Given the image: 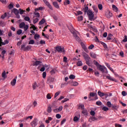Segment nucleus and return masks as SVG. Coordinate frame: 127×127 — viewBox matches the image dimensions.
<instances>
[{"label": "nucleus", "mask_w": 127, "mask_h": 127, "mask_svg": "<svg viewBox=\"0 0 127 127\" xmlns=\"http://www.w3.org/2000/svg\"><path fill=\"white\" fill-rule=\"evenodd\" d=\"M97 69L99 70V71H101L102 73H106V74H108V70H107V67L105 66L104 65H100L98 67Z\"/></svg>", "instance_id": "obj_1"}, {"label": "nucleus", "mask_w": 127, "mask_h": 127, "mask_svg": "<svg viewBox=\"0 0 127 127\" xmlns=\"http://www.w3.org/2000/svg\"><path fill=\"white\" fill-rule=\"evenodd\" d=\"M87 15L88 16L89 20H95L96 18H94V13L91 10L87 11Z\"/></svg>", "instance_id": "obj_2"}, {"label": "nucleus", "mask_w": 127, "mask_h": 127, "mask_svg": "<svg viewBox=\"0 0 127 127\" xmlns=\"http://www.w3.org/2000/svg\"><path fill=\"white\" fill-rule=\"evenodd\" d=\"M56 49L57 51L60 53H64V52H65V50H64V48L61 47V46H57Z\"/></svg>", "instance_id": "obj_3"}, {"label": "nucleus", "mask_w": 127, "mask_h": 127, "mask_svg": "<svg viewBox=\"0 0 127 127\" xmlns=\"http://www.w3.org/2000/svg\"><path fill=\"white\" fill-rule=\"evenodd\" d=\"M44 2L46 4V5L51 9V10H53V7H52V6L51 4H50V3L47 1V0H43Z\"/></svg>", "instance_id": "obj_4"}, {"label": "nucleus", "mask_w": 127, "mask_h": 127, "mask_svg": "<svg viewBox=\"0 0 127 127\" xmlns=\"http://www.w3.org/2000/svg\"><path fill=\"white\" fill-rule=\"evenodd\" d=\"M5 44H8L7 40H5L4 42H2V39H1V37H0V47H1L2 45H5ZM0 49H1L0 47Z\"/></svg>", "instance_id": "obj_5"}, {"label": "nucleus", "mask_w": 127, "mask_h": 127, "mask_svg": "<svg viewBox=\"0 0 127 127\" xmlns=\"http://www.w3.org/2000/svg\"><path fill=\"white\" fill-rule=\"evenodd\" d=\"M37 119H34V120L31 123L32 127H35L37 126Z\"/></svg>", "instance_id": "obj_6"}, {"label": "nucleus", "mask_w": 127, "mask_h": 127, "mask_svg": "<svg viewBox=\"0 0 127 127\" xmlns=\"http://www.w3.org/2000/svg\"><path fill=\"white\" fill-rule=\"evenodd\" d=\"M98 118L95 117V116H92L90 117L89 121L90 123H92V122H95V121H98Z\"/></svg>", "instance_id": "obj_7"}, {"label": "nucleus", "mask_w": 127, "mask_h": 127, "mask_svg": "<svg viewBox=\"0 0 127 127\" xmlns=\"http://www.w3.org/2000/svg\"><path fill=\"white\" fill-rule=\"evenodd\" d=\"M106 78L108 80H110V81H113V82H117V80L114 78H113L112 76L110 75L106 76Z\"/></svg>", "instance_id": "obj_8"}, {"label": "nucleus", "mask_w": 127, "mask_h": 127, "mask_svg": "<svg viewBox=\"0 0 127 127\" xmlns=\"http://www.w3.org/2000/svg\"><path fill=\"white\" fill-rule=\"evenodd\" d=\"M83 57L86 61H88V60H90V59H91V58H90L89 55L86 53L83 54Z\"/></svg>", "instance_id": "obj_9"}, {"label": "nucleus", "mask_w": 127, "mask_h": 127, "mask_svg": "<svg viewBox=\"0 0 127 127\" xmlns=\"http://www.w3.org/2000/svg\"><path fill=\"white\" fill-rule=\"evenodd\" d=\"M53 4L55 6V7H56V8H57L58 9L60 8V6H59V5L57 1H54L53 2Z\"/></svg>", "instance_id": "obj_10"}, {"label": "nucleus", "mask_w": 127, "mask_h": 127, "mask_svg": "<svg viewBox=\"0 0 127 127\" xmlns=\"http://www.w3.org/2000/svg\"><path fill=\"white\" fill-rule=\"evenodd\" d=\"M42 63L41 61H37L33 64V66H38V65H40Z\"/></svg>", "instance_id": "obj_11"}, {"label": "nucleus", "mask_w": 127, "mask_h": 127, "mask_svg": "<svg viewBox=\"0 0 127 127\" xmlns=\"http://www.w3.org/2000/svg\"><path fill=\"white\" fill-rule=\"evenodd\" d=\"M16 78H17V77H16L15 78H14L11 81V85H12V86H15V84H16Z\"/></svg>", "instance_id": "obj_12"}, {"label": "nucleus", "mask_w": 127, "mask_h": 127, "mask_svg": "<svg viewBox=\"0 0 127 127\" xmlns=\"http://www.w3.org/2000/svg\"><path fill=\"white\" fill-rule=\"evenodd\" d=\"M90 55L92 58H93V59H96V58H97V55L94 53H91Z\"/></svg>", "instance_id": "obj_13"}, {"label": "nucleus", "mask_w": 127, "mask_h": 127, "mask_svg": "<svg viewBox=\"0 0 127 127\" xmlns=\"http://www.w3.org/2000/svg\"><path fill=\"white\" fill-rule=\"evenodd\" d=\"M81 46H82V48H83V50H84V51H85V52H88V49L87 48V47H86L85 44H82L81 45Z\"/></svg>", "instance_id": "obj_14"}, {"label": "nucleus", "mask_w": 127, "mask_h": 127, "mask_svg": "<svg viewBox=\"0 0 127 127\" xmlns=\"http://www.w3.org/2000/svg\"><path fill=\"white\" fill-rule=\"evenodd\" d=\"M13 12L15 14V15L16 14H19V11L18 10H17V9H16V8H14L13 9Z\"/></svg>", "instance_id": "obj_15"}, {"label": "nucleus", "mask_w": 127, "mask_h": 127, "mask_svg": "<svg viewBox=\"0 0 127 127\" xmlns=\"http://www.w3.org/2000/svg\"><path fill=\"white\" fill-rule=\"evenodd\" d=\"M93 64H94V65H95V66H96L97 68L101 65L96 60H94L93 61Z\"/></svg>", "instance_id": "obj_16"}, {"label": "nucleus", "mask_w": 127, "mask_h": 127, "mask_svg": "<svg viewBox=\"0 0 127 127\" xmlns=\"http://www.w3.org/2000/svg\"><path fill=\"white\" fill-rule=\"evenodd\" d=\"M32 87L33 90H35V89H36V88L38 87V86L37 85V83H36V82H34L32 85Z\"/></svg>", "instance_id": "obj_17"}, {"label": "nucleus", "mask_w": 127, "mask_h": 127, "mask_svg": "<svg viewBox=\"0 0 127 127\" xmlns=\"http://www.w3.org/2000/svg\"><path fill=\"white\" fill-rule=\"evenodd\" d=\"M97 94L99 96H100L101 97H104V96H105V93L101 92V91H98L97 92Z\"/></svg>", "instance_id": "obj_18"}, {"label": "nucleus", "mask_w": 127, "mask_h": 127, "mask_svg": "<svg viewBox=\"0 0 127 127\" xmlns=\"http://www.w3.org/2000/svg\"><path fill=\"white\" fill-rule=\"evenodd\" d=\"M111 16H113V13H111V12H109L107 14H106V17L107 18H110L111 17Z\"/></svg>", "instance_id": "obj_19"}, {"label": "nucleus", "mask_w": 127, "mask_h": 127, "mask_svg": "<svg viewBox=\"0 0 127 127\" xmlns=\"http://www.w3.org/2000/svg\"><path fill=\"white\" fill-rule=\"evenodd\" d=\"M30 49H31L30 46H27L26 48H24L23 51H27V50H30Z\"/></svg>", "instance_id": "obj_20"}, {"label": "nucleus", "mask_w": 127, "mask_h": 127, "mask_svg": "<svg viewBox=\"0 0 127 127\" xmlns=\"http://www.w3.org/2000/svg\"><path fill=\"white\" fill-rule=\"evenodd\" d=\"M76 65L77 66H81L83 65V63H82V61H79L78 62H77Z\"/></svg>", "instance_id": "obj_21"}, {"label": "nucleus", "mask_w": 127, "mask_h": 127, "mask_svg": "<svg viewBox=\"0 0 127 127\" xmlns=\"http://www.w3.org/2000/svg\"><path fill=\"white\" fill-rule=\"evenodd\" d=\"M46 20L45 19H42L39 23V25H41L43 24L45 22Z\"/></svg>", "instance_id": "obj_22"}, {"label": "nucleus", "mask_w": 127, "mask_h": 127, "mask_svg": "<svg viewBox=\"0 0 127 127\" xmlns=\"http://www.w3.org/2000/svg\"><path fill=\"white\" fill-rule=\"evenodd\" d=\"M101 44L103 45V47H104L105 49H107V48H108V46L107 45V44L105 43L104 42H101Z\"/></svg>", "instance_id": "obj_23"}, {"label": "nucleus", "mask_w": 127, "mask_h": 127, "mask_svg": "<svg viewBox=\"0 0 127 127\" xmlns=\"http://www.w3.org/2000/svg\"><path fill=\"white\" fill-rule=\"evenodd\" d=\"M112 36H113L112 34H109L107 38V40H112Z\"/></svg>", "instance_id": "obj_24"}, {"label": "nucleus", "mask_w": 127, "mask_h": 127, "mask_svg": "<svg viewBox=\"0 0 127 127\" xmlns=\"http://www.w3.org/2000/svg\"><path fill=\"white\" fill-rule=\"evenodd\" d=\"M113 110H118L119 109V106L116 105H112V106Z\"/></svg>", "instance_id": "obj_25"}, {"label": "nucleus", "mask_w": 127, "mask_h": 127, "mask_svg": "<svg viewBox=\"0 0 127 127\" xmlns=\"http://www.w3.org/2000/svg\"><path fill=\"white\" fill-rule=\"evenodd\" d=\"M69 79H71V80H74L75 78H76V76H75L73 74H70L69 76Z\"/></svg>", "instance_id": "obj_26"}, {"label": "nucleus", "mask_w": 127, "mask_h": 127, "mask_svg": "<svg viewBox=\"0 0 127 127\" xmlns=\"http://www.w3.org/2000/svg\"><path fill=\"white\" fill-rule=\"evenodd\" d=\"M25 26V23L22 22L19 24V27L20 28H23V27Z\"/></svg>", "instance_id": "obj_27"}, {"label": "nucleus", "mask_w": 127, "mask_h": 127, "mask_svg": "<svg viewBox=\"0 0 127 127\" xmlns=\"http://www.w3.org/2000/svg\"><path fill=\"white\" fill-rule=\"evenodd\" d=\"M78 107L79 109H81V110H84L85 109V106L83 104H79Z\"/></svg>", "instance_id": "obj_28"}, {"label": "nucleus", "mask_w": 127, "mask_h": 127, "mask_svg": "<svg viewBox=\"0 0 127 127\" xmlns=\"http://www.w3.org/2000/svg\"><path fill=\"white\" fill-rule=\"evenodd\" d=\"M79 119H80L79 118H78V117L75 116L73 118V122L77 123V122H78V121H79Z\"/></svg>", "instance_id": "obj_29"}, {"label": "nucleus", "mask_w": 127, "mask_h": 127, "mask_svg": "<svg viewBox=\"0 0 127 127\" xmlns=\"http://www.w3.org/2000/svg\"><path fill=\"white\" fill-rule=\"evenodd\" d=\"M47 112L49 113H50L52 112V109L51 108V106L48 107Z\"/></svg>", "instance_id": "obj_30"}, {"label": "nucleus", "mask_w": 127, "mask_h": 127, "mask_svg": "<svg viewBox=\"0 0 127 127\" xmlns=\"http://www.w3.org/2000/svg\"><path fill=\"white\" fill-rule=\"evenodd\" d=\"M89 95L90 97H95L97 96V93L94 92H90Z\"/></svg>", "instance_id": "obj_31"}, {"label": "nucleus", "mask_w": 127, "mask_h": 127, "mask_svg": "<svg viewBox=\"0 0 127 127\" xmlns=\"http://www.w3.org/2000/svg\"><path fill=\"white\" fill-rule=\"evenodd\" d=\"M112 7L115 10V11H118L119 10V8H118L115 5H113Z\"/></svg>", "instance_id": "obj_32"}, {"label": "nucleus", "mask_w": 127, "mask_h": 127, "mask_svg": "<svg viewBox=\"0 0 127 127\" xmlns=\"http://www.w3.org/2000/svg\"><path fill=\"white\" fill-rule=\"evenodd\" d=\"M8 7L9 9H11L12 8H13V4H12V3H10L8 5Z\"/></svg>", "instance_id": "obj_33"}, {"label": "nucleus", "mask_w": 127, "mask_h": 127, "mask_svg": "<svg viewBox=\"0 0 127 127\" xmlns=\"http://www.w3.org/2000/svg\"><path fill=\"white\" fill-rule=\"evenodd\" d=\"M82 114H83V115H87L88 111L86 109H83L82 110Z\"/></svg>", "instance_id": "obj_34"}, {"label": "nucleus", "mask_w": 127, "mask_h": 127, "mask_svg": "<svg viewBox=\"0 0 127 127\" xmlns=\"http://www.w3.org/2000/svg\"><path fill=\"white\" fill-rule=\"evenodd\" d=\"M34 14L36 16V17H40V14L39 12H34Z\"/></svg>", "instance_id": "obj_35"}, {"label": "nucleus", "mask_w": 127, "mask_h": 127, "mask_svg": "<svg viewBox=\"0 0 127 127\" xmlns=\"http://www.w3.org/2000/svg\"><path fill=\"white\" fill-rule=\"evenodd\" d=\"M6 72H5V71H4L2 74H1V75H2V78H6Z\"/></svg>", "instance_id": "obj_36"}, {"label": "nucleus", "mask_w": 127, "mask_h": 127, "mask_svg": "<svg viewBox=\"0 0 127 127\" xmlns=\"http://www.w3.org/2000/svg\"><path fill=\"white\" fill-rule=\"evenodd\" d=\"M67 4H70V1L69 0H65L64 2V5H67Z\"/></svg>", "instance_id": "obj_37"}, {"label": "nucleus", "mask_w": 127, "mask_h": 127, "mask_svg": "<svg viewBox=\"0 0 127 127\" xmlns=\"http://www.w3.org/2000/svg\"><path fill=\"white\" fill-rule=\"evenodd\" d=\"M39 20V19L38 18H36L35 19H34L33 20L34 24H35V23H37V22Z\"/></svg>", "instance_id": "obj_38"}, {"label": "nucleus", "mask_w": 127, "mask_h": 127, "mask_svg": "<svg viewBox=\"0 0 127 127\" xmlns=\"http://www.w3.org/2000/svg\"><path fill=\"white\" fill-rule=\"evenodd\" d=\"M88 9H89V7H88V6H85L83 9L84 12H85V13H86V12H88Z\"/></svg>", "instance_id": "obj_39"}, {"label": "nucleus", "mask_w": 127, "mask_h": 127, "mask_svg": "<svg viewBox=\"0 0 127 127\" xmlns=\"http://www.w3.org/2000/svg\"><path fill=\"white\" fill-rule=\"evenodd\" d=\"M86 64H87V65H88V66H92V64L90 63V60H88V61H86Z\"/></svg>", "instance_id": "obj_40"}, {"label": "nucleus", "mask_w": 127, "mask_h": 127, "mask_svg": "<svg viewBox=\"0 0 127 127\" xmlns=\"http://www.w3.org/2000/svg\"><path fill=\"white\" fill-rule=\"evenodd\" d=\"M19 11L20 14H23V12H25V10H23L21 8L19 9Z\"/></svg>", "instance_id": "obj_41"}, {"label": "nucleus", "mask_w": 127, "mask_h": 127, "mask_svg": "<svg viewBox=\"0 0 127 127\" xmlns=\"http://www.w3.org/2000/svg\"><path fill=\"white\" fill-rule=\"evenodd\" d=\"M22 33V30L21 29L18 30L17 31V34L20 35Z\"/></svg>", "instance_id": "obj_42"}, {"label": "nucleus", "mask_w": 127, "mask_h": 127, "mask_svg": "<svg viewBox=\"0 0 127 127\" xmlns=\"http://www.w3.org/2000/svg\"><path fill=\"white\" fill-rule=\"evenodd\" d=\"M60 93H61V91H60L57 92L55 94V98H56L58 96H59Z\"/></svg>", "instance_id": "obj_43"}, {"label": "nucleus", "mask_w": 127, "mask_h": 127, "mask_svg": "<svg viewBox=\"0 0 127 127\" xmlns=\"http://www.w3.org/2000/svg\"><path fill=\"white\" fill-rule=\"evenodd\" d=\"M83 20V16H78V21H82Z\"/></svg>", "instance_id": "obj_44"}, {"label": "nucleus", "mask_w": 127, "mask_h": 127, "mask_svg": "<svg viewBox=\"0 0 127 127\" xmlns=\"http://www.w3.org/2000/svg\"><path fill=\"white\" fill-rule=\"evenodd\" d=\"M79 85V83L77 81H74L72 82V86H78Z\"/></svg>", "instance_id": "obj_45"}, {"label": "nucleus", "mask_w": 127, "mask_h": 127, "mask_svg": "<svg viewBox=\"0 0 127 127\" xmlns=\"http://www.w3.org/2000/svg\"><path fill=\"white\" fill-rule=\"evenodd\" d=\"M103 111H104V112H107V111H109V108L107 107H104L102 108Z\"/></svg>", "instance_id": "obj_46"}, {"label": "nucleus", "mask_w": 127, "mask_h": 127, "mask_svg": "<svg viewBox=\"0 0 127 127\" xmlns=\"http://www.w3.org/2000/svg\"><path fill=\"white\" fill-rule=\"evenodd\" d=\"M94 47H95V46H94V45L91 44L90 46H89L88 47V49L89 50H91V49H93V48H94Z\"/></svg>", "instance_id": "obj_47"}, {"label": "nucleus", "mask_w": 127, "mask_h": 127, "mask_svg": "<svg viewBox=\"0 0 127 127\" xmlns=\"http://www.w3.org/2000/svg\"><path fill=\"white\" fill-rule=\"evenodd\" d=\"M39 37H40V35H39L37 34H35V36H34V38L36 40L38 39V38H39Z\"/></svg>", "instance_id": "obj_48"}, {"label": "nucleus", "mask_w": 127, "mask_h": 127, "mask_svg": "<svg viewBox=\"0 0 127 127\" xmlns=\"http://www.w3.org/2000/svg\"><path fill=\"white\" fill-rule=\"evenodd\" d=\"M107 105L108 107H109V108H111L112 106H113V105H112V103L110 101L107 102Z\"/></svg>", "instance_id": "obj_49"}, {"label": "nucleus", "mask_w": 127, "mask_h": 127, "mask_svg": "<svg viewBox=\"0 0 127 127\" xmlns=\"http://www.w3.org/2000/svg\"><path fill=\"white\" fill-rule=\"evenodd\" d=\"M98 8L100 10H102V9H103V5H102V4H99Z\"/></svg>", "instance_id": "obj_50"}, {"label": "nucleus", "mask_w": 127, "mask_h": 127, "mask_svg": "<svg viewBox=\"0 0 127 127\" xmlns=\"http://www.w3.org/2000/svg\"><path fill=\"white\" fill-rule=\"evenodd\" d=\"M31 25H32L31 28H33L34 31H35L37 29V28H36L34 25L31 24Z\"/></svg>", "instance_id": "obj_51"}, {"label": "nucleus", "mask_w": 127, "mask_h": 127, "mask_svg": "<svg viewBox=\"0 0 127 127\" xmlns=\"http://www.w3.org/2000/svg\"><path fill=\"white\" fill-rule=\"evenodd\" d=\"M90 115L92 116V117H93L94 116H95V115H96V112H95V111H91L90 112Z\"/></svg>", "instance_id": "obj_52"}, {"label": "nucleus", "mask_w": 127, "mask_h": 127, "mask_svg": "<svg viewBox=\"0 0 127 127\" xmlns=\"http://www.w3.org/2000/svg\"><path fill=\"white\" fill-rule=\"evenodd\" d=\"M35 41H34V40H30V41H29V44H34V43H35Z\"/></svg>", "instance_id": "obj_53"}, {"label": "nucleus", "mask_w": 127, "mask_h": 127, "mask_svg": "<svg viewBox=\"0 0 127 127\" xmlns=\"http://www.w3.org/2000/svg\"><path fill=\"white\" fill-rule=\"evenodd\" d=\"M24 19L26 21H29V20H30V18L28 16L25 17Z\"/></svg>", "instance_id": "obj_54"}, {"label": "nucleus", "mask_w": 127, "mask_h": 127, "mask_svg": "<svg viewBox=\"0 0 127 127\" xmlns=\"http://www.w3.org/2000/svg\"><path fill=\"white\" fill-rule=\"evenodd\" d=\"M122 96H123V97H125V96H127V92H126V91H124L122 92Z\"/></svg>", "instance_id": "obj_55"}, {"label": "nucleus", "mask_w": 127, "mask_h": 127, "mask_svg": "<svg viewBox=\"0 0 127 127\" xmlns=\"http://www.w3.org/2000/svg\"><path fill=\"white\" fill-rule=\"evenodd\" d=\"M24 29L25 31H26L28 29V25H25L24 26Z\"/></svg>", "instance_id": "obj_56"}, {"label": "nucleus", "mask_w": 127, "mask_h": 127, "mask_svg": "<svg viewBox=\"0 0 127 127\" xmlns=\"http://www.w3.org/2000/svg\"><path fill=\"white\" fill-rule=\"evenodd\" d=\"M96 104L97 106H102V102L101 101H97L96 102Z\"/></svg>", "instance_id": "obj_57"}, {"label": "nucleus", "mask_w": 127, "mask_h": 127, "mask_svg": "<svg viewBox=\"0 0 127 127\" xmlns=\"http://www.w3.org/2000/svg\"><path fill=\"white\" fill-rule=\"evenodd\" d=\"M66 122V119H64L62 120V121L61 123V126H62V125H63Z\"/></svg>", "instance_id": "obj_58"}, {"label": "nucleus", "mask_w": 127, "mask_h": 127, "mask_svg": "<svg viewBox=\"0 0 127 127\" xmlns=\"http://www.w3.org/2000/svg\"><path fill=\"white\" fill-rule=\"evenodd\" d=\"M67 101H69V99L68 98H65L64 100L62 101V104L65 103V102H67Z\"/></svg>", "instance_id": "obj_59"}, {"label": "nucleus", "mask_w": 127, "mask_h": 127, "mask_svg": "<svg viewBox=\"0 0 127 127\" xmlns=\"http://www.w3.org/2000/svg\"><path fill=\"white\" fill-rule=\"evenodd\" d=\"M123 42H127V36L125 35V38L123 40Z\"/></svg>", "instance_id": "obj_60"}, {"label": "nucleus", "mask_w": 127, "mask_h": 127, "mask_svg": "<svg viewBox=\"0 0 127 127\" xmlns=\"http://www.w3.org/2000/svg\"><path fill=\"white\" fill-rule=\"evenodd\" d=\"M47 99L48 100H50V99H51V96L50 95V94L49 93L47 95Z\"/></svg>", "instance_id": "obj_61"}, {"label": "nucleus", "mask_w": 127, "mask_h": 127, "mask_svg": "<svg viewBox=\"0 0 127 127\" xmlns=\"http://www.w3.org/2000/svg\"><path fill=\"white\" fill-rule=\"evenodd\" d=\"M56 118H57V119H61V115H60V114H57L56 115Z\"/></svg>", "instance_id": "obj_62"}, {"label": "nucleus", "mask_w": 127, "mask_h": 127, "mask_svg": "<svg viewBox=\"0 0 127 127\" xmlns=\"http://www.w3.org/2000/svg\"><path fill=\"white\" fill-rule=\"evenodd\" d=\"M58 110L59 112H61V111H62V110H63V106H60V107H59Z\"/></svg>", "instance_id": "obj_63"}, {"label": "nucleus", "mask_w": 127, "mask_h": 127, "mask_svg": "<svg viewBox=\"0 0 127 127\" xmlns=\"http://www.w3.org/2000/svg\"><path fill=\"white\" fill-rule=\"evenodd\" d=\"M115 127H122V125L116 124Z\"/></svg>", "instance_id": "obj_64"}]
</instances>
